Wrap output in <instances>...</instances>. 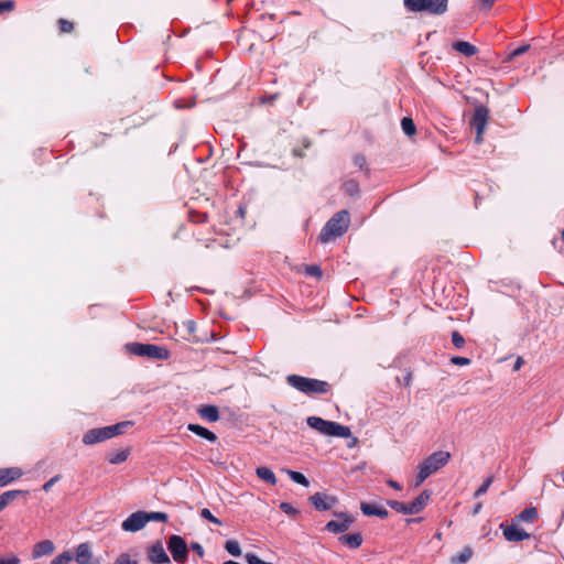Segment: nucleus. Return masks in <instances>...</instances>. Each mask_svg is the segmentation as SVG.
Returning a JSON list of instances; mask_svg holds the SVG:
<instances>
[{"label":"nucleus","mask_w":564,"mask_h":564,"mask_svg":"<svg viewBox=\"0 0 564 564\" xmlns=\"http://www.w3.org/2000/svg\"><path fill=\"white\" fill-rule=\"evenodd\" d=\"M169 550L176 563H184L187 558V545L180 535H171L169 539Z\"/></svg>","instance_id":"8"},{"label":"nucleus","mask_w":564,"mask_h":564,"mask_svg":"<svg viewBox=\"0 0 564 564\" xmlns=\"http://www.w3.org/2000/svg\"><path fill=\"white\" fill-rule=\"evenodd\" d=\"M482 6H485L486 8H491L492 4L495 3L496 0H480Z\"/></svg>","instance_id":"53"},{"label":"nucleus","mask_w":564,"mask_h":564,"mask_svg":"<svg viewBox=\"0 0 564 564\" xmlns=\"http://www.w3.org/2000/svg\"><path fill=\"white\" fill-rule=\"evenodd\" d=\"M145 346L147 344L131 343L126 345V350L132 355L144 357Z\"/></svg>","instance_id":"29"},{"label":"nucleus","mask_w":564,"mask_h":564,"mask_svg":"<svg viewBox=\"0 0 564 564\" xmlns=\"http://www.w3.org/2000/svg\"><path fill=\"white\" fill-rule=\"evenodd\" d=\"M452 46L455 51L462 53L465 56H473L478 52L475 45L466 41H457L453 43Z\"/></svg>","instance_id":"22"},{"label":"nucleus","mask_w":564,"mask_h":564,"mask_svg":"<svg viewBox=\"0 0 564 564\" xmlns=\"http://www.w3.org/2000/svg\"><path fill=\"white\" fill-rule=\"evenodd\" d=\"M73 560H75L77 564H99L98 561L94 558L91 545L87 542L76 546Z\"/></svg>","instance_id":"12"},{"label":"nucleus","mask_w":564,"mask_h":564,"mask_svg":"<svg viewBox=\"0 0 564 564\" xmlns=\"http://www.w3.org/2000/svg\"><path fill=\"white\" fill-rule=\"evenodd\" d=\"M285 473L294 482L305 487L308 486V480L303 474L290 469H286Z\"/></svg>","instance_id":"30"},{"label":"nucleus","mask_w":564,"mask_h":564,"mask_svg":"<svg viewBox=\"0 0 564 564\" xmlns=\"http://www.w3.org/2000/svg\"><path fill=\"white\" fill-rule=\"evenodd\" d=\"M488 122V109L486 107H477L475 109L474 116H473V126L476 129V143H480L482 141V134L486 130Z\"/></svg>","instance_id":"9"},{"label":"nucleus","mask_w":564,"mask_h":564,"mask_svg":"<svg viewBox=\"0 0 564 564\" xmlns=\"http://www.w3.org/2000/svg\"><path fill=\"white\" fill-rule=\"evenodd\" d=\"M522 364H523L522 358H518L516 364H514V367H513L514 370H519L521 368Z\"/></svg>","instance_id":"55"},{"label":"nucleus","mask_w":564,"mask_h":564,"mask_svg":"<svg viewBox=\"0 0 564 564\" xmlns=\"http://www.w3.org/2000/svg\"><path fill=\"white\" fill-rule=\"evenodd\" d=\"M20 560L17 555H9L7 558H0V564H19Z\"/></svg>","instance_id":"44"},{"label":"nucleus","mask_w":564,"mask_h":564,"mask_svg":"<svg viewBox=\"0 0 564 564\" xmlns=\"http://www.w3.org/2000/svg\"><path fill=\"white\" fill-rule=\"evenodd\" d=\"M26 494V491L23 490H9L0 495V512L18 496Z\"/></svg>","instance_id":"24"},{"label":"nucleus","mask_w":564,"mask_h":564,"mask_svg":"<svg viewBox=\"0 0 564 564\" xmlns=\"http://www.w3.org/2000/svg\"><path fill=\"white\" fill-rule=\"evenodd\" d=\"M245 558H246V562L248 564H272L270 562H265V561H262L260 560L256 554L253 553H247L245 555Z\"/></svg>","instance_id":"38"},{"label":"nucleus","mask_w":564,"mask_h":564,"mask_svg":"<svg viewBox=\"0 0 564 564\" xmlns=\"http://www.w3.org/2000/svg\"><path fill=\"white\" fill-rule=\"evenodd\" d=\"M55 550V545L51 540H43L36 543L33 547V558H40L42 556L52 554Z\"/></svg>","instance_id":"18"},{"label":"nucleus","mask_w":564,"mask_h":564,"mask_svg":"<svg viewBox=\"0 0 564 564\" xmlns=\"http://www.w3.org/2000/svg\"><path fill=\"white\" fill-rule=\"evenodd\" d=\"M451 453L446 451H437L427 456L417 466V475L415 477V487L421 486L430 476L438 471L448 464Z\"/></svg>","instance_id":"1"},{"label":"nucleus","mask_w":564,"mask_h":564,"mask_svg":"<svg viewBox=\"0 0 564 564\" xmlns=\"http://www.w3.org/2000/svg\"><path fill=\"white\" fill-rule=\"evenodd\" d=\"M345 189L348 194L354 195L358 192V186L355 182H348L345 184Z\"/></svg>","instance_id":"45"},{"label":"nucleus","mask_w":564,"mask_h":564,"mask_svg":"<svg viewBox=\"0 0 564 564\" xmlns=\"http://www.w3.org/2000/svg\"><path fill=\"white\" fill-rule=\"evenodd\" d=\"M339 542L350 549H358L362 543V536L360 533L345 534L339 538Z\"/></svg>","instance_id":"23"},{"label":"nucleus","mask_w":564,"mask_h":564,"mask_svg":"<svg viewBox=\"0 0 564 564\" xmlns=\"http://www.w3.org/2000/svg\"><path fill=\"white\" fill-rule=\"evenodd\" d=\"M147 525L145 511L131 513L122 523L121 529L126 532H138Z\"/></svg>","instance_id":"10"},{"label":"nucleus","mask_w":564,"mask_h":564,"mask_svg":"<svg viewBox=\"0 0 564 564\" xmlns=\"http://www.w3.org/2000/svg\"><path fill=\"white\" fill-rule=\"evenodd\" d=\"M349 224V213L345 209L337 212L323 227L318 237L319 241L322 243H329L343 236L347 231Z\"/></svg>","instance_id":"2"},{"label":"nucleus","mask_w":564,"mask_h":564,"mask_svg":"<svg viewBox=\"0 0 564 564\" xmlns=\"http://www.w3.org/2000/svg\"><path fill=\"white\" fill-rule=\"evenodd\" d=\"M22 475L23 471L19 467L0 468V487H4L21 478Z\"/></svg>","instance_id":"16"},{"label":"nucleus","mask_w":564,"mask_h":564,"mask_svg":"<svg viewBox=\"0 0 564 564\" xmlns=\"http://www.w3.org/2000/svg\"><path fill=\"white\" fill-rule=\"evenodd\" d=\"M280 509L285 512L286 514H296L297 513V510L295 508H293L290 503L288 502H282L280 505Z\"/></svg>","instance_id":"41"},{"label":"nucleus","mask_w":564,"mask_h":564,"mask_svg":"<svg viewBox=\"0 0 564 564\" xmlns=\"http://www.w3.org/2000/svg\"><path fill=\"white\" fill-rule=\"evenodd\" d=\"M310 501L317 510H329L335 506L337 500L333 496L316 492L310 497Z\"/></svg>","instance_id":"15"},{"label":"nucleus","mask_w":564,"mask_h":564,"mask_svg":"<svg viewBox=\"0 0 564 564\" xmlns=\"http://www.w3.org/2000/svg\"><path fill=\"white\" fill-rule=\"evenodd\" d=\"M225 549L232 556L241 555L240 544L236 540H228L225 544Z\"/></svg>","instance_id":"31"},{"label":"nucleus","mask_w":564,"mask_h":564,"mask_svg":"<svg viewBox=\"0 0 564 564\" xmlns=\"http://www.w3.org/2000/svg\"><path fill=\"white\" fill-rule=\"evenodd\" d=\"M286 381L292 388L305 394H322L326 393L328 390V383L326 381L301 377L297 375L288 376Z\"/></svg>","instance_id":"5"},{"label":"nucleus","mask_w":564,"mask_h":564,"mask_svg":"<svg viewBox=\"0 0 564 564\" xmlns=\"http://www.w3.org/2000/svg\"><path fill=\"white\" fill-rule=\"evenodd\" d=\"M183 326L188 332V334H193L196 329V325L193 321H186L183 323Z\"/></svg>","instance_id":"47"},{"label":"nucleus","mask_w":564,"mask_h":564,"mask_svg":"<svg viewBox=\"0 0 564 564\" xmlns=\"http://www.w3.org/2000/svg\"><path fill=\"white\" fill-rule=\"evenodd\" d=\"M336 517V520L329 521L326 524V530H328L329 532H345L350 528L351 523L354 522V519L347 513H339Z\"/></svg>","instance_id":"13"},{"label":"nucleus","mask_w":564,"mask_h":564,"mask_svg":"<svg viewBox=\"0 0 564 564\" xmlns=\"http://www.w3.org/2000/svg\"><path fill=\"white\" fill-rule=\"evenodd\" d=\"M500 528L502 529L503 536L507 541L519 542L530 538L529 533H527L524 530L520 529L516 524L505 525L503 523H501Z\"/></svg>","instance_id":"14"},{"label":"nucleus","mask_w":564,"mask_h":564,"mask_svg":"<svg viewBox=\"0 0 564 564\" xmlns=\"http://www.w3.org/2000/svg\"><path fill=\"white\" fill-rule=\"evenodd\" d=\"M361 511L365 516H377L379 518H387L388 517V511L378 506V505H373V503H361Z\"/></svg>","instance_id":"20"},{"label":"nucleus","mask_w":564,"mask_h":564,"mask_svg":"<svg viewBox=\"0 0 564 564\" xmlns=\"http://www.w3.org/2000/svg\"><path fill=\"white\" fill-rule=\"evenodd\" d=\"M256 474L261 480H263L270 485L276 484V477H275L274 473L268 467H258L256 469Z\"/></svg>","instance_id":"25"},{"label":"nucleus","mask_w":564,"mask_h":564,"mask_svg":"<svg viewBox=\"0 0 564 564\" xmlns=\"http://www.w3.org/2000/svg\"><path fill=\"white\" fill-rule=\"evenodd\" d=\"M481 508H482V505H481L480 502H479V503H477V505L473 508V514L475 516V514L479 513V511L481 510Z\"/></svg>","instance_id":"54"},{"label":"nucleus","mask_w":564,"mask_h":564,"mask_svg":"<svg viewBox=\"0 0 564 564\" xmlns=\"http://www.w3.org/2000/svg\"><path fill=\"white\" fill-rule=\"evenodd\" d=\"M471 556H473L471 549L465 547V549H463V551L459 554L453 556L451 558V562H452V564H465L470 560Z\"/></svg>","instance_id":"26"},{"label":"nucleus","mask_w":564,"mask_h":564,"mask_svg":"<svg viewBox=\"0 0 564 564\" xmlns=\"http://www.w3.org/2000/svg\"><path fill=\"white\" fill-rule=\"evenodd\" d=\"M58 23L62 32H70L73 30V23L67 20H59Z\"/></svg>","instance_id":"43"},{"label":"nucleus","mask_w":564,"mask_h":564,"mask_svg":"<svg viewBox=\"0 0 564 564\" xmlns=\"http://www.w3.org/2000/svg\"><path fill=\"white\" fill-rule=\"evenodd\" d=\"M436 538H437L438 540H440V539H442V533H437V534H436Z\"/></svg>","instance_id":"56"},{"label":"nucleus","mask_w":564,"mask_h":564,"mask_svg":"<svg viewBox=\"0 0 564 564\" xmlns=\"http://www.w3.org/2000/svg\"><path fill=\"white\" fill-rule=\"evenodd\" d=\"M61 479V475H56L54 477H52L50 480H47L44 485H43V490L44 491H50L51 488Z\"/></svg>","instance_id":"40"},{"label":"nucleus","mask_w":564,"mask_h":564,"mask_svg":"<svg viewBox=\"0 0 564 564\" xmlns=\"http://www.w3.org/2000/svg\"><path fill=\"white\" fill-rule=\"evenodd\" d=\"M349 441L347 443V446L348 448H354L357 446L358 444V438L356 436H354L351 433H350V436L347 437Z\"/></svg>","instance_id":"49"},{"label":"nucleus","mask_w":564,"mask_h":564,"mask_svg":"<svg viewBox=\"0 0 564 564\" xmlns=\"http://www.w3.org/2000/svg\"><path fill=\"white\" fill-rule=\"evenodd\" d=\"M73 561V554L70 552H63L62 554L54 557L51 564H69Z\"/></svg>","instance_id":"35"},{"label":"nucleus","mask_w":564,"mask_h":564,"mask_svg":"<svg viewBox=\"0 0 564 564\" xmlns=\"http://www.w3.org/2000/svg\"><path fill=\"white\" fill-rule=\"evenodd\" d=\"M492 482H494V476H488L484 480V484L475 491L474 497L478 498V497L482 496L484 494H486Z\"/></svg>","instance_id":"34"},{"label":"nucleus","mask_w":564,"mask_h":564,"mask_svg":"<svg viewBox=\"0 0 564 564\" xmlns=\"http://www.w3.org/2000/svg\"><path fill=\"white\" fill-rule=\"evenodd\" d=\"M401 127H402L403 132L406 135L415 134V131H416L415 124L411 118H408V117L403 118L401 120Z\"/></svg>","instance_id":"32"},{"label":"nucleus","mask_w":564,"mask_h":564,"mask_svg":"<svg viewBox=\"0 0 564 564\" xmlns=\"http://www.w3.org/2000/svg\"><path fill=\"white\" fill-rule=\"evenodd\" d=\"M536 517L538 512L535 508H527L520 512V514L517 517V520L531 523Z\"/></svg>","instance_id":"28"},{"label":"nucleus","mask_w":564,"mask_h":564,"mask_svg":"<svg viewBox=\"0 0 564 564\" xmlns=\"http://www.w3.org/2000/svg\"><path fill=\"white\" fill-rule=\"evenodd\" d=\"M144 357L158 360H166L170 357V351L164 347L147 344Z\"/></svg>","instance_id":"17"},{"label":"nucleus","mask_w":564,"mask_h":564,"mask_svg":"<svg viewBox=\"0 0 564 564\" xmlns=\"http://www.w3.org/2000/svg\"><path fill=\"white\" fill-rule=\"evenodd\" d=\"M529 46L528 45H523L517 50H514L512 53H511V56L514 57V56H519L523 53H525L528 51Z\"/></svg>","instance_id":"50"},{"label":"nucleus","mask_w":564,"mask_h":564,"mask_svg":"<svg viewBox=\"0 0 564 564\" xmlns=\"http://www.w3.org/2000/svg\"><path fill=\"white\" fill-rule=\"evenodd\" d=\"M129 456V449H120L109 455L108 460L110 464L117 465L123 463Z\"/></svg>","instance_id":"27"},{"label":"nucleus","mask_w":564,"mask_h":564,"mask_svg":"<svg viewBox=\"0 0 564 564\" xmlns=\"http://www.w3.org/2000/svg\"><path fill=\"white\" fill-rule=\"evenodd\" d=\"M306 423L310 427L326 436L348 437L350 429L334 421H327L319 416H308Z\"/></svg>","instance_id":"4"},{"label":"nucleus","mask_w":564,"mask_h":564,"mask_svg":"<svg viewBox=\"0 0 564 564\" xmlns=\"http://www.w3.org/2000/svg\"><path fill=\"white\" fill-rule=\"evenodd\" d=\"M197 413L208 422H217L219 420V412L215 405H204L197 410Z\"/></svg>","instance_id":"19"},{"label":"nucleus","mask_w":564,"mask_h":564,"mask_svg":"<svg viewBox=\"0 0 564 564\" xmlns=\"http://www.w3.org/2000/svg\"><path fill=\"white\" fill-rule=\"evenodd\" d=\"M166 520H167V514L164 512H159V511L145 512L147 523L150 521L165 522Z\"/></svg>","instance_id":"33"},{"label":"nucleus","mask_w":564,"mask_h":564,"mask_svg":"<svg viewBox=\"0 0 564 564\" xmlns=\"http://www.w3.org/2000/svg\"><path fill=\"white\" fill-rule=\"evenodd\" d=\"M131 424L132 423L130 421H124L105 427L91 429L83 435V443L85 445H94L110 440L117 435L122 434L124 429Z\"/></svg>","instance_id":"3"},{"label":"nucleus","mask_w":564,"mask_h":564,"mask_svg":"<svg viewBox=\"0 0 564 564\" xmlns=\"http://www.w3.org/2000/svg\"><path fill=\"white\" fill-rule=\"evenodd\" d=\"M13 9V2L12 1H1L0 2V12L2 11H10Z\"/></svg>","instance_id":"46"},{"label":"nucleus","mask_w":564,"mask_h":564,"mask_svg":"<svg viewBox=\"0 0 564 564\" xmlns=\"http://www.w3.org/2000/svg\"><path fill=\"white\" fill-rule=\"evenodd\" d=\"M432 492L423 490L412 502L405 503L397 500H389L388 505L399 513L416 514L421 512L431 500Z\"/></svg>","instance_id":"7"},{"label":"nucleus","mask_w":564,"mask_h":564,"mask_svg":"<svg viewBox=\"0 0 564 564\" xmlns=\"http://www.w3.org/2000/svg\"><path fill=\"white\" fill-rule=\"evenodd\" d=\"M452 362L455 364V365L465 366V365L469 364V359L465 358V357H454L452 359Z\"/></svg>","instance_id":"48"},{"label":"nucleus","mask_w":564,"mask_h":564,"mask_svg":"<svg viewBox=\"0 0 564 564\" xmlns=\"http://www.w3.org/2000/svg\"><path fill=\"white\" fill-rule=\"evenodd\" d=\"M305 271H306L307 274L313 275V276H321L322 275V271H321L319 267H317V265L306 267Z\"/></svg>","instance_id":"42"},{"label":"nucleus","mask_w":564,"mask_h":564,"mask_svg":"<svg viewBox=\"0 0 564 564\" xmlns=\"http://www.w3.org/2000/svg\"><path fill=\"white\" fill-rule=\"evenodd\" d=\"M200 517L205 520H208V521L217 524V525L221 524V521L218 518L214 517L213 513L210 512V510L207 508H204L200 510Z\"/></svg>","instance_id":"36"},{"label":"nucleus","mask_w":564,"mask_h":564,"mask_svg":"<svg viewBox=\"0 0 564 564\" xmlns=\"http://www.w3.org/2000/svg\"><path fill=\"white\" fill-rule=\"evenodd\" d=\"M113 564H139L138 561L132 560L128 553H121L113 562Z\"/></svg>","instance_id":"37"},{"label":"nucleus","mask_w":564,"mask_h":564,"mask_svg":"<svg viewBox=\"0 0 564 564\" xmlns=\"http://www.w3.org/2000/svg\"><path fill=\"white\" fill-rule=\"evenodd\" d=\"M452 341H453L454 346L457 347V348H462L464 346V343H465L463 336H460V334L457 333V332H454L452 334Z\"/></svg>","instance_id":"39"},{"label":"nucleus","mask_w":564,"mask_h":564,"mask_svg":"<svg viewBox=\"0 0 564 564\" xmlns=\"http://www.w3.org/2000/svg\"><path fill=\"white\" fill-rule=\"evenodd\" d=\"M448 0H403V4L410 12H429L440 15L447 11Z\"/></svg>","instance_id":"6"},{"label":"nucleus","mask_w":564,"mask_h":564,"mask_svg":"<svg viewBox=\"0 0 564 564\" xmlns=\"http://www.w3.org/2000/svg\"><path fill=\"white\" fill-rule=\"evenodd\" d=\"M147 556L152 564H169L171 562L160 541L148 546Z\"/></svg>","instance_id":"11"},{"label":"nucleus","mask_w":564,"mask_h":564,"mask_svg":"<svg viewBox=\"0 0 564 564\" xmlns=\"http://www.w3.org/2000/svg\"><path fill=\"white\" fill-rule=\"evenodd\" d=\"M192 549L199 555V556H203L204 555V549L200 544L198 543H194L192 544Z\"/></svg>","instance_id":"51"},{"label":"nucleus","mask_w":564,"mask_h":564,"mask_svg":"<svg viewBox=\"0 0 564 564\" xmlns=\"http://www.w3.org/2000/svg\"><path fill=\"white\" fill-rule=\"evenodd\" d=\"M562 238H563V240H564V230L562 231Z\"/></svg>","instance_id":"57"},{"label":"nucleus","mask_w":564,"mask_h":564,"mask_svg":"<svg viewBox=\"0 0 564 564\" xmlns=\"http://www.w3.org/2000/svg\"><path fill=\"white\" fill-rule=\"evenodd\" d=\"M387 484L390 487H392V488H394L397 490H401L402 489V486L399 482L394 481V480H388Z\"/></svg>","instance_id":"52"},{"label":"nucleus","mask_w":564,"mask_h":564,"mask_svg":"<svg viewBox=\"0 0 564 564\" xmlns=\"http://www.w3.org/2000/svg\"><path fill=\"white\" fill-rule=\"evenodd\" d=\"M187 429L195 433L196 435L209 441V442H216L217 436L214 432L207 430L204 426H200L198 424H188Z\"/></svg>","instance_id":"21"}]
</instances>
